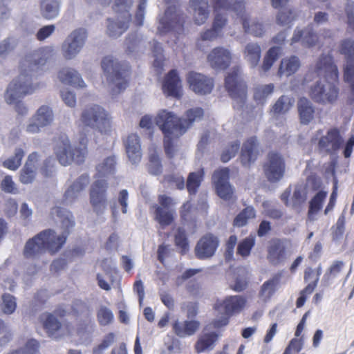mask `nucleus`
<instances>
[{
  "label": "nucleus",
  "instance_id": "obj_1",
  "mask_svg": "<svg viewBox=\"0 0 354 354\" xmlns=\"http://www.w3.org/2000/svg\"><path fill=\"white\" fill-rule=\"evenodd\" d=\"M46 62V59L39 52L26 55L21 62V73L8 85L5 94L6 102L8 104H15V111L21 115H26L28 112V109L21 100L26 95L32 94L35 89L30 84L32 73L37 72Z\"/></svg>",
  "mask_w": 354,
  "mask_h": 354
},
{
  "label": "nucleus",
  "instance_id": "obj_2",
  "mask_svg": "<svg viewBox=\"0 0 354 354\" xmlns=\"http://www.w3.org/2000/svg\"><path fill=\"white\" fill-rule=\"evenodd\" d=\"M53 216H57L62 218V225L64 230L60 235L51 229L44 230L30 239L26 243L24 255L26 258H35L45 252L53 255L58 252L65 244L70 230L75 225L74 220L68 216L64 217V210L62 207H55L51 209Z\"/></svg>",
  "mask_w": 354,
  "mask_h": 354
},
{
  "label": "nucleus",
  "instance_id": "obj_3",
  "mask_svg": "<svg viewBox=\"0 0 354 354\" xmlns=\"http://www.w3.org/2000/svg\"><path fill=\"white\" fill-rule=\"evenodd\" d=\"M203 113V109L200 107L188 109L185 119L178 118L172 112L165 109L158 113L156 124L164 134V149L169 158H172L174 156L173 140L185 133L194 122L201 120Z\"/></svg>",
  "mask_w": 354,
  "mask_h": 354
},
{
  "label": "nucleus",
  "instance_id": "obj_4",
  "mask_svg": "<svg viewBox=\"0 0 354 354\" xmlns=\"http://www.w3.org/2000/svg\"><path fill=\"white\" fill-rule=\"evenodd\" d=\"M55 153L59 163L66 166L72 161L82 163L87 155L88 139L86 136L80 138L78 146L71 147L69 140L65 133H60L54 138Z\"/></svg>",
  "mask_w": 354,
  "mask_h": 354
},
{
  "label": "nucleus",
  "instance_id": "obj_5",
  "mask_svg": "<svg viewBox=\"0 0 354 354\" xmlns=\"http://www.w3.org/2000/svg\"><path fill=\"white\" fill-rule=\"evenodd\" d=\"M211 3L214 12L232 10L236 12L245 33L255 37H262L264 34L263 26L258 22L249 23V16L245 12L244 0H212Z\"/></svg>",
  "mask_w": 354,
  "mask_h": 354
},
{
  "label": "nucleus",
  "instance_id": "obj_6",
  "mask_svg": "<svg viewBox=\"0 0 354 354\" xmlns=\"http://www.w3.org/2000/svg\"><path fill=\"white\" fill-rule=\"evenodd\" d=\"M101 65L108 81L115 86L113 91L120 93L127 87L131 74V67L127 62H119L112 56H106Z\"/></svg>",
  "mask_w": 354,
  "mask_h": 354
},
{
  "label": "nucleus",
  "instance_id": "obj_7",
  "mask_svg": "<svg viewBox=\"0 0 354 354\" xmlns=\"http://www.w3.org/2000/svg\"><path fill=\"white\" fill-rule=\"evenodd\" d=\"M80 122L84 126L97 129L102 133H107L111 129L109 113L97 104L86 106L81 113Z\"/></svg>",
  "mask_w": 354,
  "mask_h": 354
},
{
  "label": "nucleus",
  "instance_id": "obj_8",
  "mask_svg": "<svg viewBox=\"0 0 354 354\" xmlns=\"http://www.w3.org/2000/svg\"><path fill=\"white\" fill-rule=\"evenodd\" d=\"M132 4L133 0H115L113 9L120 15L117 21L108 19L106 33L110 37H118L127 30L131 20L129 9Z\"/></svg>",
  "mask_w": 354,
  "mask_h": 354
},
{
  "label": "nucleus",
  "instance_id": "obj_9",
  "mask_svg": "<svg viewBox=\"0 0 354 354\" xmlns=\"http://www.w3.org/2000/svg\"><path fill=\"white\" fill-rule=\"evenodd\" d=\"M158 204L152 205L150 209L153 219L162 228H165L174 222L176 210L174 206L176 203L173 198L166 194L158 195Z\"/></svg>",
  "mask_w": 354,
  "mask_h": 354
},
{
  "label": "nucleus",
  "instance_id": "obj_10",
  "mask_svg": "<svg viewBox=\"0 0 354 354\" xmlns=\"http://www.w3.org/2000/svg\"><path fill=\"white\" fill-rule=\"evenodd\" d=\"M339 52L346 59V64L343 66V80L348 84L350 99L354 101V40H342L339 43Z\"/></svg>",
  "mask_w": 354,
  "mask_h": 354
},
{
  "label": "nucleus",
  "instance_id": "obj_11",
  "mask_svg": "<svg viewBox=\"0 0 354 354\" xmlns=\"http://www.w3.org/2000/svg\"><path fill=\"white\" fill-rule=\"evenodd\" d=\"M322 129H319L315 133L316 137L320 136L317 141L318 151L326 155L337 153L344 142L340 129L333 127L329 128L324 135H322Z\"/></svg>",
  "mask_w": 354,
  "mask_h": 354
},
{
  "label": "nucleus",
  "instance_id": "obj_12",
  "mask_svg": "<svg viewBox=\"0 0 354 354\" xmlns=\"http://www.w3.org/2000/svg\"><path fill=\"white\" fill-rule=\"evenodd\" d=\"M225 87L230 96L242 107L247 97V85L241 77L240 67H234L225 78Z\"/></svg>",
  "mask_w": 354,
  "mask_h": 354
},
{
  "label": "nucleus",
  "instance_id": "obj_13",
  "mask_svg": "<svg viewBox=\"0 0 354 354\" xmlns=\"http://www.w3.org/2000/svg\"><path fill=\"white\" fill-rule=\"evenodd\" d=\"M108 182L104 179L95 180L89 191L90 203L97 214H102L107 207Z\"/></svg>",
  "mask_w": 354,
  "mask_h": 354
},
{
  "label": "nucleus",
  "instance_id": "obj_14",
  "mask_svg": "<svg viewBox=\"0 0 354 354\" xmlns=\"http://www.w3.org/2000/svg\"><path fill=\"white\" fill-rule=\"evenodd\" d=\"M230 169L223 167L214 171L212 181L215 186L216 192L218 196L225 201H234V192L229 183Z\"/></svg>",
  "mask_w": 354,
  "mask_h": 354
},
{
  "label": "nucleus",
  "instance_id": "obj_15",
  "mask_svg": "<svg viewBox=\"0 0 354 354\" xmlns=\"http://www.w3.org/2000/svg\"><path fill=\"white\" fill-rule=\"evenodd\" d=\"M310 96L312 100L317 103L333 104L338 99L339 88L333 83L324 85L320 82H317L311 87Z\"/></svg>",
  "mask_w": 354,
  "mask_h": 354
},
{
  "label": "nucleus",
  "instance_id": "obj_16",
  "mask_svg": "<svg viewBox=\"0 0 354 354\" xmlns=\"http://www.w3.org/2000/svg\"><path fill=\"white\" fill-rule=\"evenodd\" d=\"M86 37L87 32L84 28H80L73 30L62 46L64 57L66 59L74 57L83 47Z\"/></svg>",
  "mask_w": 354,
  "mask_h": 354
},
{
  "label": "nucleus",
  "instance_id": "obj_17",
  "mask_svg": "<svg viewBox=\"0 0 354 354\" xmlns=\"http://www.w3.org/2000/svg\"><path fill=\"white\" fill-rule=\"evenodd\" d=\"M263 167L268 180L274 183L279 181L283 176L286 165L280 153L270 151L268 154V160Z\"/></svg>",
  "mask_w": 354,
  "mask_h": 354
},
{
  "label": "nucleus",
  "instance_id": "obj_18",
  "mask_svg": "<svg viewBox=\"0 0 354 354\" xmlns=\"http://www.w3.org/2000/svg\"><path fill=\"white\" fill-rule=\"evenodd\" d=\"M220 241L218 237L212 233H206L198 241L194 253L197 259L204 260L212 257L218 246Z\"/></svg>",
  "mask_w": 354,
  "mask_h": 354
},
{
  "label": "nucleus",
  "instance_id": "obj_19",
  "mask_svg": "<svg viewBox=\"0 0 354 354\" xmlns=\"http://www.w3.org/2000/svg\"><path fill=\"white\" fill-rule=\"evenodd\" d=\"M186 80L189 88L196 94L209 93L214 88V81L203 74L190 71L186 75Z\"/></svg>",
  "mask_w": 354,
  "mask_h": 354
},
{
  "label": "nucleus",
  "instance_id": "obj_20",
  "mask_svg": "<svg viewBox=\"0 0 354 354\" xmlns=\"http://www.w3.org/2000/svg\"><path fill=\"white\" fill-rule=\"evenodd\" d=\"M247 300L245 297L233 295L226 297L222 301L217 302L214 308L223 310L227 317L240 313L245 308Z\"/></svg>",
  "mask_w": 354,
  "mask_h": 354
},
{
  "label": "nucleus",
  "instance_id": "obj_21",
  "mask_svg": "<svg viewBox=\"0 0 354 354\" xmlns=\"http://www.w3.org/2000/svg\"><path fill=\"white\" fill-rule=\"evenodd\" d=\"M53 120L52 109L48 106L43 105L32 117V121L27 126L26 131L30 133H37L41 127L49 125Z\"/></svg>",
  "mask_w": 354,
  "mask_h": 354
},
{
  "label": "nucleus",
  "instance_id": "obj_22",
  "mask_svg": "<svg viewBox=\"0 0 354 354\" xmlns=\"http://www.w3.org/2000/svg\"><path fill=\"white\" fill-rule=\"evenodd\" d=\"M42 322L44 329L49 337L58 338L70 333L69 326L66 327V331L62 327V323L52 313L42 314L39 317Z\"/></svg>",
  "mask_w": 354,
  "mask_h": 354
},
{
  "label": "nucleus",
  "instance_id": "obj_23",
  "mask_svg": "<svg viewBox=\"0 0 354 354\" xmlns=\"http://www.w3.org/2000/svg\"><path fill=\"white\" fill-rule=\"evenodd\" d=\"M185 22V19L183 15L175 14L174 17L169 19V10H167L165 17L160 20L158 30L161 35L170 31L180 34L184 31Z\"/></svg>",
  "mask_w": 354,
  "mask_h": 354
},
{
  "label": "nucleus",
  "instance_id": "obj_24",
  "mask_svg": "<svg viewBox=\"0 0 354 354\" xmlns=\"http://www.w3.org/2000/svg\"><path fill=\"white\" fill-rule=\"evenodd\" d=\"M207 61L213 68L225 70L231 64L232 54L225 48L216 47L208 55Z\"/></svg>",
  "mask_w": 354,
  "mask_h": 354
},
{
  "label": "nucleus",
  "instance_id": "obj_25",
  "mask_svg": "<svg viewBox=\"0 0 354 354\" xmlns=\"http://www.w3.org/2000/svg\"><path fill=\"white\" fill-rule=\"evenodd\" d=\"M86 313L84 319L80 320L77 324V333H84L89 328H92L93 323L89 308L82 301H75L71 306V314L77 317L80 313Z\"/></svg>",
  "mask_w": 354,
  "mask_h": 354
},
{
  "label": "nucleus",
  "instance_id": "obj_26",
  "mask_svg": "<svg viewBox=\"0 0 354 354\" xmlns=\"http://www.w3.org/2000/svg\"><path fill=\"white\" fill-rule=\"evenodd\" d=\"M181 80L176 69H172L165 75L162 83V91L167 96L176 98L181 97Z\"/></svg>",
  "mask_w": 354,
  "mask_h": 354
},
{
  "label": "nucleus",
  "instance_id": "obj_27",
  "mask_svg": "<svg viewBox=\"0 0 354 354\" xmlns=\"http://www.w3.org/2000/svg\"><path fill=\"white\" fill-rule=\"evenodd\" d=\"M259 155L258 142L256 137L248 138L243 144L240 154V160L243 166L250 167L257 159Z\"/></svg>",
  "mask_w": 354,
  "mask_h": 354
},
{
  "label": "nucleus",
  "instance_id": "obj_28",
  "mask_svg": "<svg viewBox=\"0 0 354 354\" xmlns=\"http://www.w3.org/2000/svg\"><path fill=\"white\" fill-rule=\"evenodd\" d=\"M39 160V155L37 152H32L28 155L19 174V181L22 184H30L35 180L37 174L36 167Z\"/></svg>",
  "mask_w": 354,
  "mask_h": 354
},
{
  "label": "nucleus",
  "instance_id": "obj_29",
  "mask_svg": "<svg viewBox=\"0 0 354 354\" xmlns=\"http://www.w3.org/2000/svg\"><path fill=\"white\" fill-rule=\"evenodd\" d=\"M124 145L129 161L132 164H138L142 159L140 141L136 133L129 134L124 140Z\"/></svg>",
  "mask_w": 354,
  "mask_h": 354
},
{
  "label": "nucleus",
  "instance_id": "obj_30",
  "mask_svg": "<svg viewBox=\"0 0 354 354\" xmlns=\"http://www.w3.org/2000/svg\"><path fill=\"white\" fill-rule=\"evenodd\" d=\"M200 326V322L195 319L185 321L176 319L171 324L173 332L179 337L193 335L199 329Z\"/></svg>",
  "mask_w": 354,
  "mask_h": 354
},
{
  "label": "nucleus",
  "instance_id": "obj_31",
  "mask_svg": "<svg viewBox=\"0 0 354 354\" xmlns=\"http://www.w3.org/2000/svg\"><path fill=\"white\" fill-rule=\"evenodd\" d=\"M286 247L279 239H272L268 247L267 259L272 265L279 264L285 258Z\"/></svg>",
  "mask_w": 354,
  "mask_h": 354
},
{
  "label": "nucleus",
  "instance_id": "obj_32",
  "mask_svg": "<svg viewBox=\"0 0 354 354\" xmlns=\"http://www.w3.org/2000/svg\"><path fill=\"white\" fill-rule=\"evenodd\" d=\"M315 71L318 75L328 73L333 74L336 77L338 76V70L337 66L334 64L333 57L330 55L322 54L318 59Z\"/></svg>",
  "mask_w": 354,
  "mask_h": 354
},
{
  "label": "nucleus",
  "instance_id": "obj_33",
  "mask_svg": "<svg viewBox=\"0 0 354 354\" xmlns=\"http://www.w3.org/2000/svg\"><path fill=\"white\" fill-rule=\"evenodd\" d=\"M227 18L221 14L216 13L212 24V27L203 32L201 35L202 41H212L220 36L223 28L227 24Z\"/></svg>",
  "mask_w": 354,
  "mask_h": 354
},
{
  "label": "nucleus",
  "instance_id": "obj_34",
  "mask_svg": "<svg viewBox=\"0 0 354 354\" xmlns=\"http://www.w3.org/2000/svg\"><path fill=\"white\" fill-rule=\"evenodd\" d=\"M301 40L302 44L306 47H313L318 42V36L312 27H307L304 30H295L291 39L292 43H296Z\"/></svg>",
  "mask_w": 354,
  "mask_h": 354
},
{
  "label": "nucleus",
  "instance_id": "obj_35",
  "mask_svg": "<svg viewBox=\"0 0 354 354\" xmlns=\"http://www.w3.org/2000/svg\"><path fill=\"white\" fill-rule=\"evenodd\" d=\"M194 10V20L196 24H203L209 17L207 0H190Z\"/></svg>",
  "mask_w": 354,
  "mask_h": 354
},
{
  "label": "nucleus",
  "instance_id": "obj_36",
  "mask_svg": "<svg viewBox=\"0 0 354 354\" xmlns=\"http://www.w3.org/2000/svg\"><path fill=\"white\" fill-rule=\"evenodd\" d=\"M58 77L62 83L75 87L83 88L86 86L79 73L72 68L62 69L58 73Z\"/></svg>",
  "mask_w": 354,
  "mask_h": 354
},
{
  "label": "nucleus",
  "instance_id": "obj_37",
  "mask_svg": "<svg viewBox=\"0 0 354 354\" xmlns=\"http://www.w3.org/2000/svg\"><path fill=\"white\" fill-rule=\"evenodd\" d=\"M205 171L203 168H201L196 171L190 172L188 174L185 187L189 195H196L199 187L203 181Z\"/></svg>",
  "mask_w": 354,
  "mask_h": 354
},
{
  "label": "nucleus",
  "instance_id": "obj_38",
  "mask_svg": "<svg viewBox=\"0 0 354 354\" xmlns=\"http://www.w3.org/2000/svg\"><path fill=\"white\" fill-rule=\"evenodd\" d=\"M298 112L301 122L308 124L314 118L315 110L310 102L306 97H301L297 102Z\"/></svg>",
  "mask_w": 354,
  "mask_h": 354
},
{
  "label": "nucleus",
  "instance_id": "obj_39",
  "mask_svg": "<svg viewBox=\"0 0 354 354\" xmlns=\"http://www.w3.org/2000/svg\"><path fill=\"white\" fill-rule=\"evenodd\" d=\"M88 182L89 176L88 174L80 176L66 191L64 194L65 200L73 201L77 197L78 194L86 187Z\"/></svg>",
  "mask_w": 354,
  "mask_h": 354
},
{
  "label": "nucleus",
  "instance_id": "obj_40",
  "mask_svg": "<svg viewBox=\"0 0 354 354\" xmlns=\"http://www.w3.org/2000/svg\"><path fill=\"white\" fill-rule=\"evenodd\" d=\"M300 67V61L296 56H291L281 60L278 70L279 76H290L295 73Z\"/></svg>",
  "mask_w": 354,
  "mask_h": 354
},
{
  "label": "nucleus",
  "instance_id": "obj_41",
  "mask_svg": "<svg viewBox=\"0 0 354 354\" xmlns=\"http://www.w3.org/2000/svg\"><path fill=\"white\" fill-rule=\"evenodd\" d=\"M322 266L319 265L317 268L313 269L308 267L304 270V279L305 282H308V285L305 287L306 291L313 292L316 288L320 275L322 274Z\"/></svg>",
  "mask_w": 354,
  "mask_h": 354
},
{
  "label": "nucleus",
  "instance_id": "obj_42",
  "mask_svg": "<svg viewBox=\"0 0 354 354\" xmlns=\"http://www.w3.org/2000/svg\"><path fill=\"white\" fill-rule=\"evenodd\" d=\"M194 207L190 201L183 204L180 210V221L183 225H192L193 230L196 228V217L194 214Z\"/></svg>",
  "mask_w": 354,
  "mask_h": 354
},
{
  "label": "nucleus",
  "instance_id": "obj_43",
  "mask_svg": "<svg viewBox=\"0 0 354 354\" xmlns=\"http://www.w3.org/2000/svg\"><path fill=\"white\" fill-rule=\"evenodd\" d=\"M59 0H41L40 11L43 17L52 19L59 14Z\"/></svg>",
  "mask_w": 354,
  "mask_h": 354
},
{
  "label": "nucleus",
  "instance_id": "obj_44",
  "mask_svg": "<svg viewBox=\"0 0 354 354\" xmlns=\"http://www.w3.org/2000/svg\"><path fill=\"white\" fill-rule=\"evenodd\" d=\"M261 49L257 43H248L244 48V58L250 63L252 67H255L261 58Z\"/></svg>",
  "mask_w": 354,
  "mask_h": 354
},
{
  "label": "nucleus",
  "instance_id": "obj_45",
  "mask_svg": "<svg viewBox=\"0 0 354 354\" xmlns=\"http://www.w3.org/2000/svg\"><path fill=\"white\" fill-rule=\"evenodd\" d=\"M218 335L215 332L205 333L197 340L195 344V350L197 353H202L210 348L217 341Z\"/></svg>",
  "mask_w": 354,
  "mask_h": 354
},
{
  "label": "nucleus",
  "instance_id": "obj_46",
  "mask_svg": "<svg viewBox=\"0 0 354 354\" xmlns=\"http://www.w3.org/2000/svg\"><path fill=\"white\" fill-rule=\"evenodd\" d=\"M174 243L181 255L186 254L189 250L186 230L181 227L177 228L174 234Z\"/></svg>",
  "mask_w": 354,
  "mask_h": 354
},
{
  "label": "nucleus",
  "instance_id": "obj_47",
  "mask_svg": "<svg viewBox=\"0 0 354 354\" xmlns=\"http://www.w3.org/2000/svg\"><path fill=\"white\" fill-rule=\"evenodd\" d=\"M116 160L114 156L106 158L102 163L96 167L98 178L104 177L109 174H114L115 171Z\"/></svg>",
  "mask_w": 354,
  "mask_h": 354
},
{
  "label": "nucleus",
  "instance_id": "obj_48",
  "mask_svg": "<svg viewBox=\"0 0 354 354\" xmlns=\"http://www.w3.org/2000/svg\"><path fill=\"white\" fill-rule=\"evenodd\" d=\"M280 274H276L270 279L265 281L261 287L259 295L266 299H270L274 294L280 282Z\"/></svg>",
  "mask_w": 354,
  "mask_h": 354
},
{
  "label": "nucleus",
  "instance_id": "obj_49",
  "mask_svg": "<svg viewBox=\"0 0 354 354\" xmlns=\"http://www.w3.org/2000/svg\"><path fill=\"white\" fill-rule=\"evenodd\" d=\"M147 169L149 174L154 176L160 175L162 172V165L160 158L155 148H152L149 151Z\"/></svg>",
  "mask_w": 354,
  "mask_h": 354
},
{
  "label": "nucleus",
  "instance_id": "obj_50",
  "mask_svg": "<svg viewBox=\"0 0 354 354\" xmlns=\"http://www.w3.org/2000/svg\"><path fill=\"white\" fill-rule=\"evenodd\" d=\"M281 53V48L278 46L271 47L268 50L261 65V69L263 72H267L270 69L275 61L278 59Z\"/></svg>",
  "mask_w": 354,
  "mask_h": 354
},
{
  "label": "nucleus",
  "instance_id": "obj_51",
  "mask_svg": "<svg viewBox=\"0 0 354 354\" xmlns=\"http://www.w3.org/2000/svg\"><path fill=\"white\" fill-rule=\"evenodd\" d=\"M255 216L254 208L252 206H248L234 218L233 225L235 227H243L248 223L249 219L254 218Z\"/></svg>",
  "mask_w": 354,
  "mask_h": 354
},
{
  "label": "nucleus",
  "instance_id": "obj_52",
  "mask_svg": "<svg viewBox=\"0 0 354 354\" xmlns=\"http://www.w3.org/2000/svg\"><path fill=\"white\" fill-rule=\"evenodd\" d=\"M327 196V192L319 190L310 201L308 215L317 214L322 208L323 203Z\"/></svg>",
  "mask_w": 354,
  "mask_h": 354
},
{
  "label": "nucleus",
  "instance_id": "obj_53",
  "mask_svg": "<svg viewBox=\"0 0 354 354\" xmlns=\"http://www.w3.org/2000/svg\"><path fill=\"white\" fill-rule=\"evenodd\" d=\"M24 151L21 148L15 149V155L3 162V166L10 170L16 171L21 164L24 157Z\"/></svg>",
  "mask_w": 354,
  "mask_h": 354
},
{
  "label": "nucleus",
  "instance_id": "obj_54",
  "mask_svg": "<svg viewBox=\"0 0 354 354\" xmlns=\"http://www.w3.org/2000/svg\"><path fill=\"white\" fill-rule=\"evenodd\" d=\"M255 245V239L253 236H248L240 241L237 246L236 253L243 258L248 257L252 249Z\"/></svg>",
  "mask_w": 354,
  "mask_h": 354
},
{
  "label": "nucleus",
  "instance_id": "obj_55",
  "mask_svg": "<svg viewBox=\"0 0 354 354\" xmlns=\"http://www.w3.org/2000/svg\"><path fill=\"white\" fill-rule=\"evenodd\" d=\"M291 99L286 95L281 96L272 106V111L276 114H284L292 106Z\"/></svg>",
  "mask_w": 354,
  "mask_h": 354
},
{
  "label": "nucleus",
  "instance_id": "obj_56",
  "mask_svg": "<svg viewBox=\"0 0 354 354\" xmlns=\"http://www.w3.org/2000/svg\"><path fill=\"white\" fill-rule=\"evenodd\" d=\"M240 148V142L238 140L232 142L222 152L221 160L227 162L234 158Z\"/></svg>",
  "mask_w": 354,
  "mask_h": 354
},
{
  "label": "nucleus",
  "instance_id": "obj_57",
  "mask_svg": "<svg viewBox=\"0 0 354 354\" xmlns=\"http://www.w3.org/2000/svg\"><path fill=\"white\" fill-rule=\"evenodd\" d=\"M240 148V142L238 140L232 142L222 152L221 160L227 162L234 158Z\"/></svg>",
  "mask_w": 354,
  "mask_h": 354
},
{
  "label": "nucleus",
  "instance_id": "obj_58",
  "mask_svg": "<svg viewBox=\"0 0 354 354\" xmlns=\"http://www.w3.org/2000/svg\"><path fill=\"white\" fill-rule=\"evenodd\" d=\"M97 318L101 326H107L113 322V315L109 308L102 306L97 313Z\"/></svg>",
  "mask_w": 354,
  "mask_h": 354
},
{
  "label": "nucleus",
  "instance_id": "obj_59",
  "mask_svg": "<svg viewBox=\"0 0 354 354\" xmlns=\"http://www.w3.org/2000/svg\"><path fill=\"white\" fill-rule=\"evenodd\" d=\"M2 310L5 314L10 315L16 309L17 304L15 297L10 294H4L2 296Z\"/></svg>",
  "mask_w": 354,
  "mask_h": 354
},
{
  "label": "nucleus",
  "instance_id": "obj_60",
  "mask_svg": "<svg viewBox=\"0 0 354 354\" xmlns=\"http://www.w3.org/2000/svg\"><path fill=\"white\" fill-rule=\"evenodd\" d=\"M295 19V15L292 10L286 9L278 13L277 21L281 26H290Z\"/></svg>",
  "mask_w": 354,
  "mask_h": 354
},
{
  "label": "nucleus",
  "instance_id": "obj_61",
  "mask_svg": "<svg viewBox=\"0 0 354 354\" xmlns=\"http://www.w3.org/2000/svg\"><path fill=\"white\" fill-rule=\"evenodd\" d=\"M274 90L272 84L259 86L255 88L254 98L255 100L261 101L270 95Z\"/></svg>",
  "mask_w": 354,
  "mask_h": 354
},
{
  "label": "nucleus",
  "instance_id": "obj_62",
  "mask_svg": "<svg viewBox=\"0 0 354 354\" xmlns=\"http://www.w3.org/2000/svg\"><path fill=\"white\" fill-rule=\"evenodd\" d=\"M164 180L169 184L175 186L176 189L180 190L183 189L185 187V179L181 176L176 174L166 175L164 177Z\"/></svg>",
  "mask_w": 354,
  "mask_h": 354
},
{
  "label": "nucleus",
  "instance_id": "obj_63",
  "mask_svg": "<svg viewBox=\"0 0 354 354\" xmlns=\"http://www.w3.org/2000/svg\"><path fill=\"white\" fill-rule=\"evenodd\" d=\"M303 344L304 342L302 339L292 338L290 341L283 354L298 353L302 349Z\"/></svg>",
  "mask_w": 354,
  "mask_h": 354
},
{
  "label": "nucleus",
  "instance_id": "obj_64",
  "mask_svg": "<svg viewBox=\"0 0 354 354\" xmlns=\"http://www.w3.org/2000/svg\"><path fill=\"white\" fill-rule=\"evenodd\" d=\"M1 189L6 193L15 194L17 188L12 178L10 175H6L1 182Z\"/></svg>",
  "mask_w": 354,
  "mask_h": 354
}]
</instances>
